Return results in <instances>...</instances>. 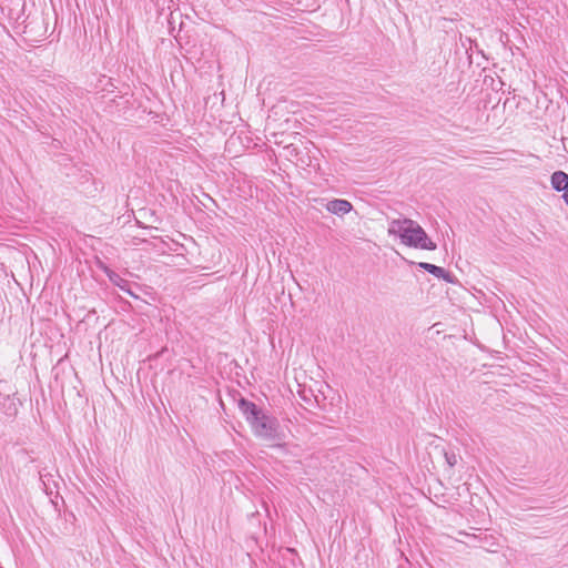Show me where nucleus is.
<instances>
[{
	"mask_svg": "<svg viewBox=\"0 0 568 568\" xmlns=\"http://www.w3.org/2000/svg\"><path fill=\"white\" fill-rule=\"evenodd\" d=\"M237 407L256 437L267 442H280L285 438L278 419L265 413L255 403L241 397Z\"/></svg>",
	"mask_w": 568,
	"mask_h": 568,
	"instance_id": "1",
	"label": "nucleus"
},
{
	"mask_svg": "<svg viewBox=\"0 0 568 568\" xmlns=\"http://www.w3.org/2000/svg\"><path fill=\"white\" fill-rule=\"evenodd\" d=\"M388 235L400 239L406 246L434 251L437 245L433 242L425 230L414 220L403 217L393 219L388 224Z\"/></svg>",
	"mask_w": 568,
	"mask_h": 568,
	"instance_id": "2",
	"label": "nucleus"
},
{
	"mask_svg": "<svg viewBox=\"0 0 568 568\" xmlns=\"http://www.w3.org/2000/svg\"><path fill=\"white\" fill-rule=\"evenodd\" d=\"M551 186L557 192H564L562 197L568 205V174L564 171H556L551 174Z\"/></svg>",
	"mask_w": 568,
	"mask_h": 568,
	"instance_id": "3",
	"label": "nucleus"
},
{
	"mask_svg": "<svg viewBox=\"0 0 568 568\" xmlns=\"http://www.w3.org/2000/svg\"><path fill=\"white\" fill-rule=\"evenodd\" d=\"M326 210L338 216L345 215L353 210V205L349 201L343 199H334L327 202L325 205Z\"/></svg>",
	"mask_w": 568,
	"mask_h": 568,
	"instance_id": "4",
	"label": "nucleus"
},
{
	"mask_svg": "<svg viewBox=\"0 0 568 568\" xmlns=\"http://www.w3.org/2000/svg\"><path fill=\"white\" fill-rule=\"evenodd\" d=\"M105 273L112 284L120 287L122 291L133 295L131 293V291L129 290V282L126 280H124L118 273H115L114 271H111L109 268H105Z\"/></svg>",
	"mask_w": 568,
	"mask_h": 568,
	"instance_id": "5",
	"label": "nucleus"
},
{
	"mask_svg": "<svg viewBox=\"0 0 568 568\" xmlns=\"http://www.w3.org/2000/svg\"><path fill=\"white\" fill-rule=\"evenodd\" d=\"M418 267L427 271L428 273L433 274L436 277L443 276V274H444V268L443 267L437 266L435 264L427 263V262L418 263Z\"/></svg>",
	"mask_w": 568,
	"mask_h": 568,
	"instance_id": "6",
	"label": "nucleus"
},
{
	"mask_svg": "<svg viewBox=\"0 0 568 568\" xmlns=\"http://www.w3.org/2000/svg\"><path fill=\"white\" fill-rule=\"evenodd\" d=\"M445 459L450 467L457 464V456L454 453H445Z\"/></svg>",
	"mask_w": 568,
	"mask_h": 568,
	"instance_id": "7",
	"label": "nucleus"
},
{
	"mask_svg": "<svg viewBox=\"0 0 568 568\" xmlns=\"http://www.w3.org/2000/svg\"><path fill=\"white\" fill-rule=\"evenodd\" d=\"M438 278H442L447 283H455V276L450 272L446 271L445 268H444L443 276H438Z\"/></svg>",
	"mask_w": 568,
	"mask_h": 568,
	"instance_id": "8",
	"label": "nucleus"
},
{
	"mask_svg": "<svg viewBox=\"0 0 568 568\" xmlns=\"http://www.w3.org/2000/svg\"><path fill=\"white\" fill-rule=\"evenodd\" d=\"M302 398L306 402L308 400V396H305L304 394L302 395Z\"/></svg>",
	"mask_w": 568,
	"mask_h": 568,
	"instance_id": "9",
	"label": "nucleus"
},
{
	"mask_svg": "<svg viewBox=\"0 0 568 568\" xmlns=\"http://www.w3.org/2000/svg\"><path fill=\"white\" fill-rule=\"evenodd\" d=\"M302 398L306 402L308 400V396H305L304 394L302 395Z\"/></svg>",
	"mask_w": 568,
	"mask_h": 568,
	"instance_id": "10",
	"label": "nucleus"
}]
</instances>
